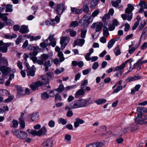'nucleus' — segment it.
Instances as JSON below:
<instances>
[{
  "mask_svg": "<svg viewBox=\"0 0 147 147\" xmlns=\"http://www.w3.org/2000/svg\"><path fill=\"white\" fill-rule=\"evenodd\" d=\"M40 36H31L30 37V41H32L33 40H36L40 38Z\"/></svg>",
  "mask_w": 147,
  "mask_h": 147,
  "instance_id": "52",
  "label": "nucleus"
},
{
  "mask_svg": "<svg viewBox=\"0 0 147 147\" xmlns=\"http://www.w3.org/2000/svg\"><path fill=\"white\" fill-rule=\"evenodd\" d=\"M99 11L98 10H96L92 14V16L93 17H95L98 14Z\"/></svg>",
  "mask_w": 147,
  "mask_h": 147,
  "instance_id": "62",
  "label": "nucleus"
},
{
  "mask_svg": "<svg viewBox=\"0 0 147 147\" xmlns=\"http://www.w3.org/2000/svg\"><path fill=\"white\" fill-rule=\"evenodd\" d=\"M107 102L106 99H99L96 100L95 102L98 105H100L105 103Z\"/></svg>",
  "mask_w": 147,
  "mask_h": 147,
  "instance_id": "33",
  "label": "nucleus"
},
{
  "mask_svg": "<svg viewBox=\"0 0 147 147\" xmlns=\"http://www.w3.org/2000/svg\"><path fill=\"white\" fill-rule=\"evenodd\" d=\"M110 16L108 13H106L102 18V21L103 22H106L110 18Z\"/></svg>",
  "mask_w": 147,
  "mask_h": 147,
  "instance_id": "54",
  "label": "nucleus"
},
{
  "mask_svg": "<svg viewBox=\"0 0 147 147\" xmlns=\"http://www.w3.org/2000/svg\"><path fill=\"white\" fill-rule=\"evenodd\" d=\"M39 117V113H33L31 115V118L32 121H36L38 120Z\"/></svg>",
  "mask_w": 147,
  "mask_h": 147,
  "instance_id": "27",
  "label": "nucleus"
},
{
  "mask_svg": "<svg viewBox=\"0 0 147 147\" xmlns=\"http://www.w3.org/2000/svg\"><path fill=\"white\" fill-rule=\"evenodd\" d=\"M9 92L5 89H2L0 90V95L3 96L4 95H9Z\"/></svg>",
  "mask_w": 147,
  "mask_h": 147,
  "instance_id": "36",
  "label": "nucleus"
},
{
  "mask_svg": "<svg viewBox=\"0 0 147 147\" xmlns=\"http://www.w3.org/2000/svg\"><path fill=\"white\" fill-rule=\"evenodd\" d=\"M13 99V96L12 95L9 96L6 99L3 100L4 103H8L11 102Z\"/></svg>",
  "mask_w": 147,
  "mask_h": 147,
  "instance_id": "44",
  "label": "nucleus"
},
{
  "mask_svg": "<svg viewBox=\"0 0 147 147\" xmlns=\"http://www.w3.org/2000/svg\"><path fill=\"white\" fill-rule=\"evenodd\" d=\"M103 26V24L102 22H97L93 23L91 26V28H96V31L98 32L101 30Z\"/></svg>",
  "mask_w": 147,
  "mask_h": 147,
  "instance_id": "10",
  "label": "nucleus"
},
{
  "mask_svg": "<svg viewBox=\"0 0 147 147\" xmlns=\"http://www.w3.org/2000/svg\"><path fill=\"white\" fill-rule=\"evenodd\" d=\"M132 10H125V13L127 15V16L125 14H122L121 15V17L123 20L126 19L128 21H130L132 18V14L131 13Z\"/></svg>",
  "mask_w": 147,
  "mask_h": 147,
  "instance_id": "8",
  "label": "nucleus"
},
{
  "mask_svg": "<svg viewBox=\"0 0 147 147\" xmlns=\"http://www.w3.org/2000/svg\"><path fill=\"white\" fill-rule=\"evenodd\" d=\"M54 77V74L53 73L49 72L46 74L42 75L41 77V81H38L32 83L30 87L33 91L37 90L38 87L41 86L43 84H47L49 82L50 79Z\"/></svg>",
  "mask_w": 147,
  "mask_h": 147,
  "instance_id": "2",
  "label": "nucleus"
},
{
  "mask_svg": "<svg viewBox=\"0 0 147 147\" xmlns=\"http://www.w3.org/2000/svg\"><path fill=\"white\" fill-rule=\"evenodd\" d=\"M76 86H77L76 85L69 86L65 87L64 88V90L66 91H67L69 90L72 89L74 88H76Z\"/></svg>",
  "mask_w": 147,
  "mask_h": 147,
  "instance_id": "48",
  "label": "nucleus"
},
{
  "mask_svg": "<svg viewBox=\"0 0 147 147\" xmlns=\"http://www.w3.org/2000/svg\"><path fill=\"white\" fill-rule=\"evenodd\" d=\"M146 24V23L145 21H144L143 22H142L139 26V30H141Z\"/></svg>",
  "mask_w": 147,
  "mask_h": 147,
  "instance_id": "47",
  "label": "nucleus"
},
{
  "mask_svg": "<svg viewBox=\"0 0 147 147\" xmlns=\"http://www.w3.org/2000/svg\"><path fill=\"white\" fill-rule=\"evenodd\" d=\"M35 69H30L28 70L27 72V76H31L33 77L35 75Z\"/></svg>",
  "mask_w": 147,
  "mask_h": 147,
  "instance_id": "30",
  "label": "nucleus"
},
{
  "mask_svg": "<svg viewBox=\"0 0 147 147\" xmlns=\"http://www.w3.org/2000/svg\"><path fill=\"white\" fill-rule=\"evenodd\" d=\"M138 63V62H137H137L133 65V67L131 69V62H129L130 68L129 69V71L127 72V73H128L129 71H131L134 69L136 68L138 70L140 69H141V66H140V65H139Z\"/></svg>",
  "mask_w": 147,
  "mask_h": 147,
  "instance_id": "20",
  "label": "nucleus"
},
{
  "mask_svg": "<svg viewBox=\"0 0 147 147\" xmlns=\"http://www.w3.org/2000/svg\"><path fill=\"white\" fill-rule=\"evenodd\" d=\"M27 131L29 132L30 134L33 136H40L42 135L45 134L47 132V130L46 128L45 127H43L38 131L34 130H32L30 131V129H27Z\"/></svg>",
  "mask_w": 147,
  "mask_h": 147,
  "instance_id": "5",
  "label": "nucleus"
},
{
  "mask_svg": "<svg viewBox=\"0 0 147 147\" xmlns=\"http://www.w3.org/2000/svg\"><path fill=\"white\" fill-rule=\"evenodd\" d=\"M84 122L82 119L79 118H77L76 119V121L74 123V126L75 128H77L79 126L80 124H82Z\"/></svg>",
  "mask_w": 147,
  "mask_h": 147,
  "instance_id": "19",
  "label": "nucleus"
},
{
  "mask_svg": "<svg viewBox=\"0 0 147 147\" xmlns=\"http://www.w3.org/2000/svg\"><path fill=\"white\" fill-rule=\"evenodd\" d=\"M136 123L140 124H144L147 123L146 121L144 120L142 117V114H138L137 116L135 119Z\"/></svg>",
  "mask_w": 147,
  "mask_h": 147,
  "instance_id": "13",
  "label": "nucleus"
},
{
  "mask_svg": "<svg viewBox=\"0 0 147 147\" xmlns=\"http://www.w3.org/2000/svg\"><path fill=\"white\" fill-rule=\"evenodd\" d=\"M64 71V69L62 67L59 68L58 69H57L54 72L57 74H58L61 73Z\"/></svg>",
  "mask_w": 147,
  "mask_h": 147,
  "instance_id": "42",
  "label": "nucleus"
},
{
  "mask_svg": "<svg viewBox=\"0 0 147 147\" xmlns=\"http://www.w3.org/2000/svg\"><path fill=\"white\" fill-rule=\"evenodd\" d=\"M115 43V40L111 39L110 40L108 43L107 47L108 49H111L113 45Z\"/></svg>",
  "mask_w": 147,
  "mask_h": 147,
  "instance_id": "40",
  "label": "nucleus"
},
{
  "mask_svg": "<svg viewBox=\"0 0 147 147\" xmlns=\"http://www.w3.org/2000/svg\"><path fill=\"white\" fill-rule=\"evenodd\" d=\"M13 125L12 127L14 128H16L18 127V121L16 120H13L12 121Z\"/></svg>",
  "mask_w": 147,
  "mask_h": 147,
  "instance_id": "55",
  "label": "nucleus"
},
{
  "mask_svg": "<svg viewBox=\"0 0 147 147\" xmlns=\"http://www.w3.org/2000/svg\"><path fill=\"white\" fill-rule=\"evenodd\" d=\"M49 43L46 40V41L41 43L40 44V46L42 48H45L47 46L49 45Z\"/></svg>",
  "mask_w": 147,
  "mask_h": 147,
  "instance_id": "45",
  "label": "nucleus"
},
{
  "mask_svg": "<svg viewBox=\"0 0 147 147\" xmlns=\"http://www.w3.org/2000/svg\"><path fill=\"white\" fill-rule=\"evenodd\" d=\"M91 16L90 14H88L84 15L80 21L79 23L81 24V26L84 25V27H87L92 22V21H91Z\"/></svg>",
  "mask_w": 147,
  "mask_h": 147,
  "instance_id": "4",
  "label": "nucleus"
},
{
  "mask_svg": "<svg viewBox=\"0 0 147 147\" xmlns=\"http://www.w3.org/2000/svg\"><path fill=\"white\" fill-rule=\"evenodd\" d=\"M98 66V63L97 62H95L92 65V67L93 69L95 70Z\"/></svg>",
  "mask_w": 147,
  "mask_h": 147,
  "instance_id": "59",
  "label": "nucleus"
},
{
  "mask_svg": "<svg viewBox=\"0 0 147 147\" xmlns=\"http://www.w3.org/2000/svg\"><path fill=\"white\" fill-rule=\"evenodd\" d=\"M17 90L18 91V94L20 95H22L23 94V90L21 86H17Z\"/></svg>",
  "mask_w": 147,
  "mask_h": 147,
  "instance_id": "39",
  "label": "nucleus"
},
{
  "mask_svg": "<svg viewBox=\"0 0 147 147\" xmlns=\"http://www.w3.org/2000/svg\"><path fill=\"white\" fill-rule=\"evenodd\" d=\"M64 88L63 85L61 84L59 86V88H57L55 90L59 92H61L64 90Z\"/></svg>",
  "mask_w": 147,
  "mask_h": 147,
  "instance_id": "53",
  "label": "nucleus"
},
{
  "mask_svg": "<svg viewBox=\"0 0 147 147\" xmlns=\"http://www.w3.org/2000/svg\"><path fill=\"white\" fill-rule=\"evenodd\" d=\"M55 123L54 121L53 120L49 121L48 123L49 126L51 127H53L54 126Z\"/></svg>",
  "mask_w": 147,
  "mask_h": 147,
  "instance_id": "61",
  "label": "nucleus"
},
{
  "mask_svg": "<svg viewBox=\"0 0 147 147\" xmlns=\"http://www.w3.org/2000/svg\"><path fill=\"white\" fill-rule=\"evenodd\" d=\"M56 9H65L66 7L64 4L62 3L58 4L56 6Z\"/></svg>",
  "mask_w": 147,
  "mask_h": 147,
  "instance_id": "41",
  "label": "nucleus"
},
{
  "mask_svg": "<svg viewBox=\"0 0 147 147\" xmlns=\"http://www.w3.org/2000/svg\"><path fill=\"white\" fill-rule=\"evenodd\" d=\"M32 50L34 51L32 52H30L29 55H30V59L32 60L34 63L37 62V63L40 65H43L44 63V62L47 60L49 57V55L46 54H43L41 55L39 58V60H37V58L36 57L38 53V50L39 49V48L37 47H32Z\"/></svg>",
  "mask_w": 147,
  "mask_h": 147,
  "instance_id": "1",
  "label": "nucleus"
},
{
  "mask_svg": "<svg viewBox=\"0 0 147 147\" xmlns=\"http://www.w3.org/2000/svg\"><path fill=\"white\" fill-rule=\"evenodd\" d=\"M122 82V80H120L116 82L115 84L113 86L112 89H114L115 88L117 85H121V84Z\"/></svg>",
  "mask_w": 147,
  "mask_h": 147,
  "instance_id": "60",
  "label": "nucleus"
},
{
  "mask_svg": "<svg viewBox=\"0 0 147 147\" xmlns=\"http://www.w3.org/2000/svg\"><path fill=\"white\" fill-rule=\"evenodd\" d=\"M29 31L28 26L25 25L21 26L20 30V32L22 34L26 33Z\"/></svg>",
  "mask_w": 147,
  "mask_h": 147,
  "instance_id": "21",
  "label": "nucleus"
},
{
  "mask_svg": "<svg viewBox=\"0 0 147 147\" xmlns=\"http://www.w3.org/2000/svg\"><path fill=\"white\" fill-rule=\"evenodd\" d=\"M0 70L4 74H7L10 72L11 69L5 66H2L0 67Z\"/></svg>",
  "mask_w": 147,
  "mask_h": 147,
  "instance_id": "15",
  "label": "nucleus"
},
{
  "mask_svg": "<svg viewBox=\"0 0 147 147\" xmlns=\"http://www.w3.org/2000/svg\"><path fill=\"white\" fill-rule=\"evenodd\" d=\"M72 104H73L72 106H71V105L70 104L68 106L66 107L65 108V109H69L70 110L74 109L80 108L79 100L74 102Z\"/></svg>",
  "mask_w": 147,
  "mask_h": 147,
  "instance_id": "12",
  "label": "nucleus"
},
{
  "mask_svg": "<svg viewBox=\"0 0 147 147\" xmlns=\"http://www.w3.org/2000/svg\"><path fill=\"white\" fill-rule=\"evenodd\" d=\"M147 32V26L143 30L142 35L140 36V38L144 36L145 38L146 37V34Z\"/></svg>",
  "mask_w": 147,
  "mask_h": 147,
  "instance_id": "50",
  "label": "nucleus"
},
{
  "mask_svg": "<svg viewBox=\"0 0 147 147\" xmlns=\"http://www.w3.org/2000/svg\"><path fill=\"white\" fill-rule=\"evenodd\" d=\"M56 94H55L53 90H51L49 93V97H53L55 96Z\"/></svg>",
  "mask_w": 147,
  "mask_h": 147,
  "instance_id": "63",
  "label": "nucleus"
},
{
  "mask_svg": "<svg viewBox=\"0 0 147 147\" xmlns=\"http://www.w3.org/2000/svg\"><path fill=\"white\" fill-rule=\"evenodd\" d=\"M103 35L104 36L107 37L109 34L108 28L106 27H104L103 29Z\"/></svg>",
  "mask_w": 147,
  "mask_h": 147,
  "instance_id": "46",
  "label": "nucleus"
},
{
  "mask_svg": "<svg viewBox=\"0 0 147 147\" xmlns=\"http://www.w3.org/2000/svg\"><path fill=\"white\" fill-rule=\"evenodd\" d=\"M87 31L86 30H82L81 34V37L82 38H85Z\"/></svg>",
  "mask_w": 147,
  "mask_h": 147,
  "instance_id": "56",
  "label": "nucleus"
},
{
  "mask_svg": "<svg viewBox=\"0 0 147 147\" xmlns=\"http://www.w3.org/2000/svg\"><path fill=\"white\" fill-rule=\"evenodd\" d=\"M103 144L102 143L96 142L90 144L86 146V147H101Z\"/></svg>",
  "mask_w": 147,
  "mask_h": 147,
  "instance_id": "22",
  "label": "nucleus"
},
{
  "mask_svg": "<svg viewBox=\"0 0 147 147\" xmlns=\"http://www.w3.org/2000/svg\"><path fill=\"white\" fill-rule=\"evenodd\" d=\"M67 32H69L70 36L72 37L75 36L76 34V32L73 30L69 29L66 30Z\"/></svg>",
  "mask_w": 147,
  "mask_h": 147,
  "instance_id": "31",
  "label": "nucleus"
},
{
  "mask_svg": "<svg viewBox=\"0 0 147 147\" xmlns=\"http://www.w3.org/2000/svg\"><path fill=\"white\" fill-rule=\"evenodd\" d=\"M11 43H5L3 46H0V52H2L3 53H5L7 52V47L11 45Z\"/></svg>",
  "mask_w": 147,
  "mask_h": 147,
  "instance_id": "14",
  "label": "nucleus"
},
{
  "mask_svg": "<svg viewBox=\"0 0 147 147\" xmlns=\"http://www.w3.org/2000/svg\"><path fill=\"white\" fill-rule=\"evenodd\" d=\"M91 2L90 7V8H94L99 2L98 0H89Z\"/></svg>",
  "mask_w": 147,
  "mask_h": 147,
  "instance_id": "26",
  "label": "nucleus"
},
{
  "mask_svg": "<svg viewBox=\"0 0 147 147\" xmlns=\"http://www.w3.org/2000/svg\"><path fill=\"white\" fill-rule=\"evenodd\" d=\"M24 115L23 114H22L19 119L20 129H23L25 127V123L23 119Z\"/></svg>",
  "mask_w": 147,
  "mask_h": 147,
  "instance_id": "18",
  "label": "nucleus"
},
{
  "mask_svg": "<svg viewBox=\"0 0 147 147\" xmlns=\"http://www.w3.org/2000/svg\"><path fill=\"white\" fill-rule=\"evenodd\" d=\"M54 34L50 35L47 41L49 43V45H51L53 47H54L56 45V42L55 38H53Z\"/></svg>",
  "mask_w": 147,
  "mask_h": 147,
  "instance_id": "11",
  "label": "nucleus"
},
{
  "mask_svg": "<svg viewBox=\"0 0 147 147\" xmlns=\"http://www.w3.org/2000/svg\"><path fill=\"white\" fill-rule=\"evenodd\" d=\"M58 56L59 58L60 62L63 61L65 60V58L62 52H59L58 53Z\"/></svg>",
  "mask_w": 147,
  "mask_h": 147,
  "instance_id": "43",
  "label": "nucleus"
},
{
  "mask_svg": "<svg viewBox=\"0 0 147 147\" xmlns=\"http://www.w3.org/2000/svg\"><path fill=\"white\" fill-rule=\"evenodd\" d=\"M69 39L67 36L62 37L60 39V43L61 44V48L62 49H63L69 42Z\"/></svg>",
  "mask_w": 147,
  "mask_h": 147,
  "instance_id": "9",
  "label": "nucleus"
},
{
  "mask_svg": "<svg viewBox=\"0 0 147 147\" xmlns=\"http://www.w3.org/2000/svg\"><path fill=\"white\" fill-rule=\"evenodd\" d=\"M114 53L116 56H118L121 53V51L119 49V46L118 45L113 50Z\"/></svg>",
  "mask_w": 147,
  "mask_h": 147,
  "instance_id": "34",
  "label": "nucleus"
},
{
  "mask_svg": "<svg viewBox=\"0 0 147 147\" xmlns=\"http://www.w3.org/2000/svg\"><path fill=\"white\" fill-rule=\"evenodd\" d=\"M142 77L141 76H135L133 77H130L128 78L127 80V82H129L136 80L142 78Z\"/></svg>",
  "mask_w": 147,
  "mask_h": 147,
  "instance_id": "25",
  "label": "nucleus"
},
{
  "mask_svg": "<svg viewBox=\"0 0 147 147\" xmlns=\"http://www.w3.org/2000/svg\"><path fill=\"white\" fill-rule=\"evenodd\" d=\"M78 24L76 21L72 22L71 23L70 26L72 27H75L78 26Z\"/></svg>",
  "mask_w": 147,
  "mask_h": 147,
  "instance_id": "58",
  "label": "nucleus"
},
{
  "mask_svg": "<svg viewBox=\"0 0 147 147\" xmlns=\"http://www.w3.org/2000/svg\"><path fill=\"white\" fill-rule=\"evenodd\" d=\"M85 94V91L84 89L81 88L78 90L75 94V97L76 98H78L83 96Z\"/></svg>",
  "mask_w": 147,
  "mask_h": 147,
  "instance_id": "17",
  "label": "nucleus"
},
{
  "mask_svg": "<svg viewBox=\"0 0 147 147\" xmlns=\"http://www.w3.org/2000/svg\"><path fill=\"white\" fill-rule=\"evenodd\" d=\"M129 131H131V132H133L138 129L137 126L136 125H133L131 126L127 127Z\"/></svg>",
  "mask_w": 147,
  "mask_h": 147,
  "instance_id": "37",
  "label": "nucleus"
},
{
  "mask_svg": "<svg viewBox=\"0 0 147 147\" xmlns=\"http://www.w3.org/2000/svg\"><path fill=\"white\" fill-rule=\"evenodd\" d=\"M91 70L90 68L85 69L82 71V73L84 75H86L88 74Z\"/></svg>",
  "mask_w": 147,
  "mask_h": 147,
  "instance_id": "57",
  "label": "nucleus"
},
{
  "mask_svg": "<svg viewBox=\"0 0 147 147\" xmlns=\"http://www.w3.org/2000/svg\"><path fill=\"white\" fill-rule=\"evenodd\" d=\"M72 13L75 14H79L81 13V10L83 11L86 13L88 12L89 10H71Z\"/></svg>",
  "mask_w": 147,
  "mask_h": 147,
  "instance_id": "32",
  "label": "nucleus"
},
{
  "mask_svg": "<svg viewBox=\"0 0 147 147\" xmlns=\"http://www.w3.org/2000/svg\"><path fill=\"white\" fill-rule=\"evenodd\" d=\"M91 99V98L90 97L86 99H82L79 100L80 107H87L92 104L93 102Z\"/></svg>",
  "mask_w": 147,
  "mask_h": 147,
  "instance_id": "7",
  "label": "nucleus"
},
{
  "mask_svg": "<svg viewBox=\"0 0 147 147\" xmlns=\"http://www.w3.org/2000/svg\"><path fill=\"white\" fill-rule=\"evenodd\" d=\"M41 97L43 99L48 98L49 97V95L46 92H44L41 94Z\"/></svg>",
  "mask_w": 147,
  "mask_h": 147,
  "instance_id": "51",
  "label": "nucleus"
},
{
  "mask_svg": "<svg viewBox=\"0 0 147 147\" xmlns=\"http://www.w3.org/2000/svg\"><path fill=\"white\" fill-rule=\"evenodd\" d=\"M137 112H138L137 114H141L142 115L143 113H145L147 112V109L145 107H140L137 108Z\"/></svg>",
  "mask_w": 147,
  "mask_h": 147,
  "instance_id": "24",
  "label": "nucleus"
},
{
  "mask_svg": "<svg viewBox=\"0 0 147 147\" xmlns=\"http://www.w3.org/2000/svg\"><path fill=\"white\" fill-rule=\"evenodd\" d=\"M129 132L128 127L122 129L119 132V135L121 136L125 133Z\"/></svg>",
  "mask_w": 147,
  "mask_h": 147,
  "instance_id": "38",
  "label": "nucleus"
},
{
  "mask_svg": "<svg viewBox=\"0 0 147 147\" xmlns=\"http://www.w3.org/2000/svg\"><path fill=\"white\" fill-rule=\"evenodd\" d=\"M116 88L114 89L113 93H117L119 92L120 90L123 89V86L122 85H117Z\"/></svg>",
  "mask_w": 147,
  "mask_h": 147,
  "instance_id": "35",
  "label": "nucleus"
},
{
  "mask_svg": "<svg viewBox=\"0 0 147 147\" xmlns=\"http://www.w3.org/2000/svg\"><path fill=\"white\" fill-rule=\"evenodd\" d=\"M136 6L138 7L139 6L141 7L140 9H147V2L144 1H140L139 5H136Z\"/></svg>",
  "mask_w": 147,
  "mask_h": 147,
  "instance_id": "23",
  "label": "nucleus"
},
{
  "mask_svg": "<svg viewBox=\"0 0 147 147\" xmlns=\"http://www.w3.org/2000/svg\"><path fill=\"white\" fill-rule=\"evenodd\" d=\"M60 16H56L55 19H52L51 20V22H53V23H50L51 25L54 26L55 24V21L57 23H58L59 22L60 20Z\"/></svg>",
  "mask_w": 147,
  "mask_h": 147,
  "instance_id": "28",
  "label": "nucleus"
},
{
  "mask_svg": "<svg viewBox=\"0 0 147 147\" xmlns=\"http://www.w3.org/2000/svg\"><path fill=\"white\" fill-rule=\"evenodd\" d=\"M88 84L87 80H85L83 81L82 83L81 88L83 89L85 86H86Z\"/></svg>",
  "mask_w": 147,
  "mask_h": 147,
  "instance_id": "49",
  "label": "nucleus"
},
{
  "mask_svg": "<svg viewBox=\"0 0 147 147\" xmlns=\"http://www.w3.org/2000/svg\"><path fill=\"white\" fill-rule=\"evenodd\" d=\"M0 63L1 64L6 65L7 66L9 65L7 59L5 57L1 59H0Z\"/></svg>",
  "mask_w": 147,
  "mask_h": 147,
  "instance_id": "29",
  "label": "nucleus"
},
{
  "mask_svg": "<svg viewBox=\"0 0 147 147\" xmlns=\"http://www.w3.org/2000/svg\"><path fill=\"white\" fill-rule=\"evenodd\" d=\"M136 50V48L135 47H133L131 48H129L128 50L129 53L131 54L133 53Z\"/></svg>",
  "mask_w": 147,
  "mask_h": 147,
  "instance_id": "64",
  "label": "nucleus"
},
{
  "mask_svg": "<svg viewBox=\"0 0 147 147\" xmlns=\"http://www.w3.org/2000/svg\"><path fill=\"white\" fill-rule=\"evenodd\" d=\"M130 59L126 60L124 63H122L120 65L117 66L113 68V71H117L116 74V76L119 77L123 72V69L125 67L127 63L129 62Z\"/></svg>",
  "mask_w": 147,
  "mask_h": 147,
  "instance_id": "3",
  "label": "nucleus"
},
{
  "mask_svg": "<svg viewBox=\"0 0 147 147\" xmlns=\"http://www.w3.org/2000/svg\"><path fill=\"white\" fill-rule=\"evenodd\" d=\"M12 132L14 135L19 139H24L27 137V134L22 131L15 129L13 130Z\"/></svg>",
  "mask_w": 147,
  "mask_h": 147,
  "instance_id": "6",
  "label": "nucleus"
},
{
  "mask_svg": "<svg viewBox=\"0 0 147 147\" xmlns=\"http://www.w3.org/2000/svg\"><path fill=\"white\" fill-rule=\"evenodd\" d=\"M85 40L84 39H78L74 41V47L78 45L80 47H82L84 43Z\"/></svg>",
  "mask_w": 147,
  "mask_h": 147,
  "instance_id": "16",
  "label": "nucleus"
}]
</instances>
